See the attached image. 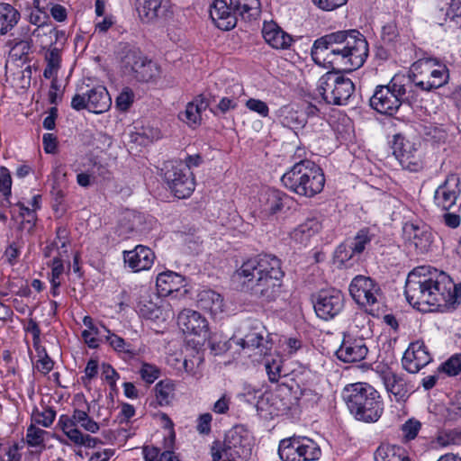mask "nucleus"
<instances>
[{"label": "nucleus", "instance_id": "c756f323", "mask_svg": "<svg viewBox=\"0 0 461 461\" xmlns=\"http://www.w3.org/2000/svg\"><path fill=\"white\" fill-rule=\"evenodd\" d=\"M198 306L209 312L212 315H217L223 312V298L213 290H203L198 294Z\"/></svg>", "mask_w": 461, "mask_h": 461}, {"label": "nucleus", "instance_id": "aec40b11", "mask_svg": "<svg viewBox=\"0 0 461 461\" xmlns=\"http://www.w3.org/2000/svg\"><path fill=\"white\" fill-rule=\"evenodd\" d=\"M381 379L390 396H393L396 402H404L410 395L411 387L405 380V375L397 374L391 369L382 372Z\"/></svg>", "mask_w": 461, "mask_h": 461}, {"label": "nucleus", "instance_id": "052dcab7", "mask_svg": "<svg viewBox=\"0 0 461 461\" xmlns=\"http://www.w3.org/2000/svg\"><path fill=\"white\" fill-rule=\"evenodd\" d=\"M102 376L109 384L112 389H115L116 381L119 379V374L111 365H102Z\"/></svg>", "mask_w": 461, "mask_h": 461}, {"label": "nucleus", "instance_id": "b1692460", "mask_svg": "<svg viewBox=\"0 0 461 461\" xmlns=\"http://www.w3.org/2000/svg\"><path fill=\"white\" fill-rule=\"evenodd\" d=\"M321 229L322 224L319 218H307L291 231L290 238L295 243L306 246L311 239L317 235Z\"/></svg>", "mask_w": 461, "mask_h": 461}, {"label": "nucleus", "instance_id": "79ce46f5", "mask_svg": "<svg viewBox=\"0 0 461 461\" xmlns=\"http://www.w3.org/2000/svg\"><path fill=\"white\" fill-rule=\"evenodd\" d=\"M55 417L56 411L50 407H46L41 411H33L32 414V421L45 428H49L53 423Z\"/></svg>", "mask_w": 461, "mask_h": 461}, {"label": "nucleus", "instance_id": "49530a36", "mask_svg": "<svg viewBox=\"0 0 461 461\" xmlns=\"http://www.w3.org/2000/svg\"><path fill=\"white\" fill-rule=\"evenodd\" d=\"M12 177L9 170L5 167H0V199L9 203L11 196Z\"/></svg>", "mask_w": 461, "mask_h": 461}, {"label": "nucleus", "instance_id": "cd10ccee", "mask_svg": "<svg viewBox=\"0 0 461 461\" xmlns=\"http://www.w3.org/2000/svg\"><path fill=\"white\" fill-rule=\"evenodd\" d=\"M288 199V195L277 189H267L260 198L261 210L267 214H276L284 207L285 200Z\"/></svg>", "mask_w": 461, "mask_h": 461}, {"label": "nucleus", "instance_id": "6ab92c4d", "mask_svg": "<svg viewBox=\"0 0 461 461\" xmlns=\"http://www.w3.org/2000/svg\"><path fill=\"white\" fill-rule=\"evenodd\" d=\"M177 322L186 334L205 337L208 332L207 320L200 312L191 309H184L178 314Z\"/></svg>", "mask_w": 461, "mask_h": 461}, {"label": "nucleus", "instance_id": "864d4df0", "mask_svg": "<svg viewBox=\"0 0 461 461\" xmlns=\"http://www.w3.org/2000/svg\"><path fill=\"white\" fill-rule=\"evenodd\" d=\"M438 443L442 447L457 445L461 443V431L452 429L438 435Z\"/></svg>", "mask_w": 461, "mask_h": 461}, {"label": "nucleus", "instance_id": "4468645a", "mask_svg": "<svg viewBox=\"0 0 461 461\" xmlns=\"http://www.w3.org/2000/svg\"><path fill=\"white\" fill-rule=\"evenodd\" d=\"M432 360V356L425 343L416 340L411 342L405 350L402 358V366L410 374H417Z\"/></svg>", "mask_w": 461, "mask_h": 461}, {"label": "nucleus", "instance_id": "20e7f679", "mask_svg": "<svg viewBox=\"0 0 461 461\" xmlns=\"http://www.w3.org/2000/svg\"><path fill=\"white\" fill-rule=\"evenodd\" d=\"M342 398L354 417L361 421L375 422L381 417L384 407L379 393L367 383L346 385Z\"/></svg>", "mask_w": 461, "mask_h": 461}, {"label": "nucleus", "instance_id": "7c9ffc66", "mask_svg": "<svg viewBox=\"0 0 461 461\" xmlns=\"http://www.w3.org/2000/svg\"><path fill=\"white\" fill-rule=\"evenodd\" d=\"M230 8L238 17L244 21L256 19L259 14L258 0H230Z\"/></svg>", "mask_w": 461, "mask_h": 461}, {"label": "nucleus", "instance_id": "13d9d810", "mask_svg": "<svg viewBox=\"0 0 461 461\" xmlns=\"http://www.w3.org/2000/svg\"><path fill=\"white\" fill-rule=\"evenodd\" d=\"M442 4L447 5L445 16L450 20L461 17V0H441Z\"/></svg>", "mask_w": 461, "mask_h": 461}, {"label": "nucleus", "instance_id": "2eb2a0df", "mask_svg": "<svg viewBox=\"0 0 461 461\" xmlns=\"http://www.w3.org/2000/svg\"><path fill=\"white\" fill-rule=\"evenodd\" d=\"M57 425L67 437L72 435L70 429L79 430L77 426L91 433H96L100 429L99 424L86 411L78 409H75L72 415H60Z\"/></svg>", "mask_w": 461, "mask_h": 461}, {"label": "nucleus", "instance_id": "f8f14e48", "mask_svg": "<svg viewBox=\"0 0 461 461\" xmlns=\"http://www.w3.org/2000/svg\"><path fill=\"white\" fill-rule=\"evenodd\" d=\"M393 153L402 168L411 172H419L423 168L422 151L420 147L401 134L393 137Z\"/></svg>", "mask_w": 461, "mask_h": 461}, {"label": "nucleus", "instance_id": "c9c22d12", "mask_svg": "<svg viewBox=\"0 0 461 461\" xmlns=\"http://www.w3.org/2000/svg\"><path fill=\"white\" fill-rule=\"evenodd\" d=\"M297 439L300 440L301 461H314L320 458L321 450L315 441L306 437H297Z\"/></svg>", "mask_w": 461, "mask_h": 461}, {"label": "nucleus", "instance_id": "423d86ee", "mask_svg": "<svg viewBox=\"0 0 461 461\" xmlns=\"http://www.w3.org/2000/svg\"><path fill=\"white\" fill-rule=\"evenodd\" d=\"M412 96L406 95V84L399 76L393 77L386 86H377L370 98V106L376 112L394 114L403 102L411 103Z\"/></svg>", "mask_w": 461, "mask_h": 461}, {"label": "nucleus", "instance_id": "5701e85b", "mask_svg": "<svg viewBox=\"0 0 461 461\" xmlns=\"http://www.w3.org/2000/svg\"><path fill=\"white\" fill-rule=\"evenodd\" d=\"M262 35L266 42L276 50L288 49L293 41L291 35L283 31L276 23H265Z\"/></svg>", "mask_w": 461, "mask_h": 461}, {"label": "nucleus", "instance_id": "ea45409f", "mask_svg": "<svg viewBox=\"0 0 461 461\" xmlns=\"http://www.w3.org/2000/svg\"><path fill=\"white\" fill-rule=\"evenodd\" d=\"M373 237L374 235L367 229L360 230L354 240L348 243L349 250H352V253H356V255H360L365 250L366 246L371 242Z\"/></svg>", "mask_w": 461, "mask_h": 461}, {"label": "nucleus", "instance_id": "5fc2aeb1", "mask_svg": "<svg viewBox=\"0 0 461 461\" xmlns=\"http://www.w3.org/2000/svg\"><path fill=\"white\" fill-rule=\"evenodd\" d=\"M159 374L160 371L156 366L148 363H143L140 370L142 380L148 384L154 383L158 378Z\"/></svg>", "mask_w": 461, "mask_h": 461}, {"label": "nucleus", "instance_id": "f03ea898", "mask_svg": "<svg viewBox=\"0 0 461 461\" xmlns=\"http://www.w3.org/2000/svg\"><path fill=\"white\" fill-rule=\"evenodd\" d=\"M236 276L241 290L260 303L276 302L281 295L285 272L274 255L261 254L246 260Z\"/></svg>", "mask_w": 461, "mask_h": 461}, {"label": "nucleus", "instance_id": "3c124183", "mask_svg": "<svg viewBox=\"0 0 461 461\" xmlns=\"http://www.w3.org/2000/svg\"><path fill=\"white\" fill-rule=\"evenodd\" d=\"M71 436L68 437L72 442L79 446L95 447L100 440L89 435H84L80 430H71Z\"/></svg>", "mask_w": 461, "mask_h": 461}, {"label": "nucleus", "instance_id": "a19ab883", "mask_svg": "<svg viewBox=\"0 0 461 461\" xmlns=\"http://www.w3.org/2000/svg\"><path fill=\"white\" fill-rule=\"evenodd\" d=\"M383 41L392 47L396 48L397 42L401 41V36L397 25L394 22H389L382 29Z\"/></svg>", "mask_w": 461, "mask_h": 461}, {"label": "nucleus", "instance_id": "9b49d317", "mask_svg": "<svg viewBox=\"0 0 461 461\" xmlns=\"http://www.w3.org/2000/svg\"><path fill=\"white\" fill-rule=\"evenodd\" d=\"M243 437L238 428L229 430L221 449L212 447V461H246L249 448L243 444Z\"/></svg>", "mask_w": 461, "mask_h": 461}, {"label": "nucleus", "instance_id": "f257e3e1", "mask_svg": "<svg viewBox=\"0 0 461 461\" xmlns=\"http://www.w3.org/2000/svg\"><path fill=\"white\" fill-rule=\"evenodd\" d=\"M311 55L323 68L351 72L365 63L368 44L357 30L339 31L317 39Z\"/></svg>", "mask_w": 461, "mask_h": 461}, {"label": "nucleus", "instance_id": "69168bd1", "mask_svg": "<svg viewBox=\"0 0 461 461\" xmlns=\"http://www.w3.org/2000/svg\"><path fill=\"white\" fill-rule=\"evenodd\" d=\"M336 257L340 262H346L351 259L356 253H352V250H349V244L343 243L340 244L336 249Z\"/></svg>", "mask_w": 461, "mask_h": 461}, {"label": "nucleus", "instance_id": "7ed1b4c3", "mask_svg": "<svg viewBox=\"0 0 461 461\" xmlns=\"http://www.w3.org/2000/svg\"><path fill=\"white\" fill-rule=\"evenodd\" d=\"M452 279L443 271L422 266L407 276L404 294L408 303L421 312H433L446 307L449 300Z\"/></svg>", "mask_w": 461, "mask_h": 461}, {"label": "nucleus", "instance_id": "ddd939ff", "mask_svg": "<svg viewBox=\"0 0 461 461\" xmlns=\"http://www.w3.org/2000/svg\"><path fill=\"white\" fill-rule=\"evenodd\" d=\"M312 302L317 316L325 321L339 315L345 305L343 294L335 288L321 290Z\"/></svg>", "mask_w": 461, "mask_h": 461}, {"label": "nucleus", "instance_id": "0eeeda50", "mask_svg": "<svg viewBox=\"0 0 461 461\" xmlns=\"http://www.w3.org/2000/svg\"><path fill=\"white\" fill-rule=\"evenodd\" d=\"M318 92L327 104L345 105L353 95L355 86L350 78L340 76L332 70L320 78Z\"/></svg>", "mask_w": 461, "mask_h": 461}, {"label": "nucleus", "instance_id": "6e6552de", "mask_svg": "<svg viewBox=\"0 0 461 461\" xmlns=\"http://www.w3.org/2000/svg\"><path fill=\"white\" fill-rule=\"evenodd\" d=\"M162 172L164 181L176 197L185 199L189 197L194 191V176L182 161H167L164 164Z\"/></svg>", "mask_w": 461, "mask_h": 461}, {"label": "nucleus", "instance_id": "2f4dec72", "mask_svg": "<svg viewBox=\"0 0 461 461\" xmlns=\"http://www.w3.org/2000/svg\"><path fill=\"white\" fill-rule=\"evenodd\" d=\"M236 344L242 348L258 349L259 355H267L268 348L267 341L264 339L263 333L258 331L257 329L251 330L243 338L239 339Z\"/></svg>", "mask_w": 461, "mask_h": 461}, {"label": "nucleus", "instance_id": "603ef678", "mask_svg": "<svg viewBox=\"0 0 461 461\" xmlns=\"http://www.w3.org/2000/svg\"><path fill=\"white\" fill-rule=\"evenodd\" d=\"M421 428V423L415 419H409L402 426V431L404 439L411 440L414 439L420 429Z\"/></svg>", "mask_w": 461, "mask_h": 461}, {"label": "nucleus", "instance_id": "774afa93", "mask_svg": "<svg viewBox=\"0 0 461 461\" xmlns=\"http://www.w3.org/2000/svg\"><path fill=\"white\" fill-rule=\"evenodd\" d=\"M144 461H159L160 450L153 446H144L142 447Z\"/></svg>", "mask_w": 461, "mask_h": 461}, {"label": "nucleus", "instance_id": "338daca9", "mask_svg": "<svg viewBox=\"0 0 461 461\" xmlns=\"http://www.w3.org/2000/svg\"><path fill=\"white\" fill-rule=\"evenodd\" d=\"M13 51L15 56H19L22 59L32 51V43L29 41H21L14 45Z\"/></svg>", "mask_w": 461, "mask_h": 461}, {"label": "nucleus", "instance_id": "e2e57ef3", "mask_svg": "<svg viewBox=\"0 0 461 461\" xmlns=\"http://www.w3.org/2000/svg\"><path fill=\"white\" fill-rule=\"evenodd\" d=\"M282 123L289 128L297 129L303 126L304 122L303 119L299 118L296 112L289 111L287 115L284 117Z\"/></svg>", "mask_w": 461, "mask_h": 461}, {"label": "nucleus", "instance_id": "8fccbe9b", "mask_svg": "<svg viewBox=\"0 0 461 461\" xmlns=\"http://www.w3.org/2000/svg\"><path fill=\"white\" fill-rule=\"evenodd\" d=\"M68 242V230L65 227H58L56 230V239L50 245L47 246L45 249V256L49 257L50 253L54 249H64L67 246Z\"/></svg>", "mask_w": 461, "mask_h": 461}, {"label": "nucleus", "instance_id": "de8ad7c7", "mask_svg": "<svg viewBox=\"0 0 461 461\" xmlns=\"http://www.w3.org/2000/svg\"><path fill=\"white\" fill-rule=\"evenodd\" d=\"M155 391L156 398L159 405H167L169 403L174 391L173 384L160 381L156 384Z\"/></svg>", "mask_w": 461, "mask_h": 461}, {"label": "nucleus", "instance_id": "4c0bfd02", "mask_svg": "<svg viewBox=\"0 0 461 461\" xmlns=\"http://www.w3.org/2000/svg\"><path fill=\"white\" fill-rule=\"evenodd\" d=\"M137 312L145 319L155 320L161 314L158 304L152 302L149 296H142L136 306Z\"/></svg>", "mask_w": 461, "mask_h": 461}, {"label": "nucleus", "instance_id": "a211bd4d", "mask_svg": "<svg viewBox=\"0 0 461 461\" xmlns=\"http://www.w3.org/2000/svg\"><path fill=\"white\" fill-rule=\"evenodd\" d=\"M404 239L413 245L418 253L427 252L432 243V233L425 224L406 222L402 228Z\"/></svg>", "mask_w": 461, "mask_h": 461}, {"label": "nucleus", "instance_id": "dca6fc26", "mask_svg": "<svg viewBox=\"0 0 461 461\" xmlns=\"http://www.w3.org/2000/svg\"><path fill=\"white\" fill-rule=\"evenodd\" d=\"M460 193V178L456 174H451L436 189L434 202L438 207L448 211L456 204Z\"/></svg>", "mask_w": 461, "mask_h": 461}, {"label": "nucleus", "instance_id": "39448f33", "mask_svg": "<svg viewBox=\"0 0 461 461\" xmlns=\"http://www.w3.org/2000/svg\"><path fill=\"white\" fill-rule=\"evenodd\" d=\"M283 185L290 192L307 198L320 194L325 185L322 169L312 160L295 163L281 177Z\"/></svg>", "mask_w": 461, "mask_h": 461}, {"label": "nucleus", "instance_id": "72a5a7b5", "mask_svg": "<svg viewBox=\"0 0 461 461\" xmlns=\"http://www.w3.org/2000/svg\"><path fill=\"white\" fill-rule=\"evenodd\" d=\"M20 13L10 4L0 3V34L5 35L18 23Z\"/></svg>", "mask_w": 461, "mask_h": 461}, {"label": "nucleus", "instance_id": "1a4fd4ad", "mask_svg": "<svg viewBox=\"0 0 461 461\" xmlns=\"http://www.w3.org/2000/svg\"><path fill=\"white\" fill-rule=\"evenodd\" d=\"M124 72L131 75L139 82H149L159 75L158 66L148 59L135 48L123 46L121 56Z\"/></svg>", "mask_w": 461, "mask_h": 461}, {"label": "nucleus", "instance_id": "bb28decb", "mask_svg": "<svg viewBox=\"0 0 461 461\" xmlns=\"http://www.w3.org/2000/svg\"><path fill=\"white\" fill-rule=\"evenodd\" d=\"M208 106L209 101L207 98L200 95L187 104L185 112L179 114V118L189 126L199 125L202 122V113L204 112Z\"/></svg>", "mask_w": 461, "mask_h": 461}, {"label": "nucleus", "instance_id": "37998d69", "mask_svg": "<svg viewBox=\"0 0 461 461\" xmlns=\"http://www.w3.org/2000/svg\"><path fill=\"white\" fill-rule=\"evenodd\" d=\"M67 173L63 168L59 167L54 173V183L51 190V194L57 203H60L65 196V193L62 188V184L66 182Z\"/></svg>", "mask_w": 461, "mask_h": 461}, {"label": "nucleus", "instance_id": "58836bf2", "mask_svg": "<svg viewBox=\"0 0 461 461\" xmlns=\"http://www.w3.org/2000/svg\"><path fill=\"white\" fill-rule=\"evenodd\" d=\"M107 332L106 341L115 351L124 353L130 357H133L137 355V351L130 343L126 342L118 335L112 333L110 330H107Z\"/></svg>", "mask_w": 461, "mask_h": 461}, {"label": "nucleus", "instance_id": "393cba45", "mask_svg": "<svg viewBox=\"0 0 461 461\" xmlns=\"http://www.w3.org/2000/svg\"><path fill=\"white\" fill-rule=\"evenodd\" d=\"M156 286L161 296H167L184 288L185 281L181 275L173 271H167L158 275Z\"/></svg>", "mask_w": 461, "mask_h": 461}, {"label": "nucleus", "instance_id": "4d7b16f0", "mask_svg": "<svg viewBox=\"0 0 461 461\" xmlns=\"http://www.w3.org/2000/svg\"><path fill=\"white\" fill-rule=\"evenodd\" d=\"M134 95L130 88H124L116 98V105L121 111H127L133 102Z\"/></svg>", "mask_w": 461, "mask_h": 461}, {"label": "nucleus", "instance_id": "c85d7f7f", "mask_svg": "<svg viewBox=\"0 0 461 461\" xmlns=\"http://www.w3.org/2000/svg\"><path fill=\"white\" fill-rule=\"evenodd\" d=\"M89 112L102 113L107 111L112 104L110 95L102 86L93 87L87 93Z\"/></svg>", "mask_w": 461, "mask_h": 461}, {"label": "nucleus", "instance_id": "c03bdc74", "mask_svg": "<svg viewBox=\"0 0 461 461\" xmlns=\"http://www.w3.org/2000/svg\"><path fill=\"white\" fill-rule=\"evenodd\" d=\"M438 371L455 376L461 374V354H456L438 366Z\"/></svg>", "mask_w": 461, "mask_h": 461}, {"label": "nucleus", "instance_id": "4be33fe9", "mask_svg": "<svg viewBox=\"0 0 461 461\" xmlns=\"http://www.w3.org/2000/svg\"><path fill=\"white\" fill-rule=\"evenodd\" d=\"M210 17L215 25L223 31L233 29L237 24V16L223 0H214L210 6Z\"/></svg>", "mask_w": 461, "mask_h": 461}, {"label": "nucleus", "instance_id": "680f3d73", "mask_svg": "<svg viewBox=\"0 0 461 461\" xmlns=\"http://www.w3.org/2000/svg\"><path fill=\"white\" fill-rule=\"evenodd\" d=\"M348 0H312L313 4L323 11H333L347 3Z\"/></svg>", "mask_w": 461, "mask_h": 461}, {"label": "nucleus", "instance_id": "09e8293b", "mask_svg": "<svg viewBox=\"0 0 461 461\" xmlns=\"http://www.w3.org/2000/svg\"><path fill=\"white\" fill-rule=\"evenodd\" d=\"M48 432L32 424L27 429L26 442L30 447H40L43 445L44 437Z\"/></svg>", "mask_w": 461, "mask_h": 461}, {"label": "nucleus", "instance_id": "6e6d98bb", "mask_svg": "<svg viewBox=\"0 0 461 461\" xmlns=\"http://www.w3.org/2000/svg\"><path fill=\"white\" fill-rule=\"evenodd\" d=\"M238 104L235 99L229 98V97H222L219 104L214 108H211V112L214 115H219L220 113H226L227 112L230 110L236 109Z\"/></svg>", "mask_w": 461, "mask_h": 461}, {"label": "nucleus", "instance_id": "bf43d9fd", "mask_svg": "<svg viewBox=\"0 0 461 461\" xmlns=\"http://www.w3.org/2000/svg\"><path fill=\"white\" fill-rule=\"evenodd\" d=\"M246 106L248 109L258 113L262 117L268 116L269 108H268L267 104L259 99L249 98L246 102Z\"/></svg>", "mask_w": 461, "mask_h": 461}, {"label": "nucleus", "instance_id": "473e14b6", "mask_svg": "<svg viewBox=\"0 0 461 461\" xmlns=\"http://www.w3.org/2000/svg\"><path fill=\"white\" fill-rule=\"evenodd\" d=\"M297 437L282 439L279 443L278 455L283 461H301L302 451Z\"/></svg>", "mask_w": 461, "mask_h": 461}, {"label": "nucleus", "instance_id": "9d476101", "mask_svg": "<svg viewBox=\"0 0 461 461\" xmlns=\"http://www.w3.org/2000/svg\"><path fill=\"white\" fill-rule=\"evenodd\" d=\"M349 294L359 305L366 308L374 314L375 307L382 299L381 289L375 280L366 276H355L349 285Z\"/></svg>", "mask_w": 461, "mask_h": 461}, {"label": "nucleus", "instance_id": "a878e982", "mask_svg": "<svg viewBox=\"0 0 461 461\" xmlns=\"http://www.w3.org/2000/svg\"><path fill=\"white\" fill-rule=\"evenodd\" d=\"M420 69L421 76H429V82L433 89L439 88L447 83L449 75L446 66L435 68L430 60L420 61L414 64V70Z\"/></svg>", "mask_w": 461, "mask_h": 461}, {"label": "nucleus", "instance_id": "f704fd0d", "mask_svg": "<svg viewBox=\"0 0 461 461\" xmlns=\"http://www.w3.org/2000/svg\"><path fill=\"white\" fill-rule=\"evenodd\" d=\"M376 461H411L408 452L399 446L380 447L376 451Z\"/></svg>", "mask_w": 461, "mask_h": 461}, {"label": "nucleus", "instance_id": "f3484780", "mask_svg": "<svg viewBox=\"0 0 461 461\" xmlns=\"http://www.w3.org/2000/svg\"><path fill=\"white\" fill-rule=\"evenodd\" d=\"M368 348L365 339L345 334L340 347L335 352L337 358L345 363L359 362L366 358Z\"/></svg>", "mask_w": 461, "mask_h": 461}, {"label": "nucleus", "instance_id": "e433bc0d", "mask_svg": "<svg viewBox=\"0 0 461 461\" xmlns=\"http://www.w3.org/2000/svg\"><path fill=\"white\" fill-rule=\"evenodd\" d=\"M399 77L406 84V95L413 97V95L411 94L414 92L415 87L427 92L433 90L431 83L429 80L420 79V76L414 71H411L407 77L404 76Z\"/></svg>", "mask_w": 461, "mask_h": 461}, {"label": "nucleus", "instance_id": "412c9836", "mask_svg": "<svg viewBox=\"0 0 461 461\" xmlns=\"http://www.w3.org/2000/svg\"><path fill=\"white\" fill-rule=\"evenodd\" d=\"M154 258V252L143 245H138L132 250L123 251L124 263L133 272L149 269L153 265Z\"/></svg>", "mask_w": 461, "mask_h": 461}, {"label": "nucleus", "instance_id": "a18cd8bd", "mask_svg": "<svg viewBox=\"0 0 461 461\" xmlns=\"http://www.w3.org/2000/svg\"><path fill=\"white\" fill-rule=\"evenodd\" d=\"M159 8L160 2L158 0H145L138 10L141 18L150 21L158 16Z\"/></svg>", "mask_w": 461, "mask_h": 461}, {"label": "nucleus", "instance_id": "0e129e2a", "mask_svg": "<svg viewBox=\"0 0 461 461\" xmlns=\"http://www.w3.org/2000/svg\"><path fill=\"white\" fill-rule=\"evenodd\" d=\"M212 415L204 413L199 416L197 423V430L202 434H208L211 431Z\"/></svg>", "mask_w": 461, "mask_h": 461}]
</instances>
